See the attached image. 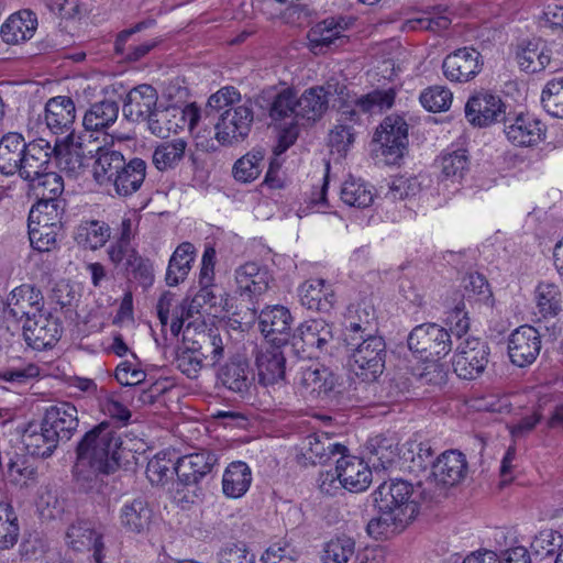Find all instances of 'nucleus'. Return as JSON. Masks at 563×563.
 Segmentation results:
<instances>
[{
	"mask_svg": "<svg viewBox=\"0 0 563 563\" xmlns=\"http://www.w3.org/2000/svg\"><path fill=\"white\" fill-rule=\"evenodd\" d=\"M124 452L121 437L102 422L78 444L76 468L89 466L93 472L109 474L118 467Z\"/></svg>",
	"mask_w": 563,
	"mask_h": 563,
	"instance_id": "nucleus-1",
	"label": "nucleus"
},
{
	"mask_svg": "<svg viewBox=\"0 0 563 563\" xmlns=\"http://www.w3.org/2000/svg\"><path fill=\"white\" fill-rule=\"evenodd\" d=\"M408 347L428 363L427 368H439L438 362L452 351L451 334L435 323L419 324L408 335Z\"/></svg>",
	"mask_w": 563,
	"mask_h": 563,
	"instance_id": "nucleus-2",
	"label": "nucleus"
},
{
	"mask_svg": "<svg viewBox=\"0 0 563 563\" xmlns=\"http://www.w3.org/2000/svg\"><path fill=\"white\" fill-rule=\"evenodd\" d=\"M223 356L224 346L221 336L212 332L202 333L190 346L184 345L179 349L176 366L188 378H197L207 357H210L212 364H217Z\"/></svg>",
	"mask_w": 563,
	"mask_h": 563,
	"instance_id": "nucleus-3",
	"label": "nucleus"
},
{
	"mask_svg": "<svg viewBox=\"0 0 563 563\" xmlns=\"http://www.w3.org/2000/svg\"><path fill=\"white\" fill-rule=\"evenodd\" d=\"M200 118V111L194 103L186 107L159 106L150 117L148 129L158 137H168L187 129L192 135Z\"/></svg>",
	"mask_w": 563,
	"mask_h": 563,
	"instance_id": "nucleus-4",
	"label": "nucleus"
},
{
	"mask_svg": "<svg viewBox=\"0 0 563 563\" xmlns=\"http://www.w3.org/2000/svg\"><path fill=\"white\" fill-rule=\"evenodd\" d=\"M353 347L350 357L352 372L363 380H376L385 368L386 344L383 338L368 335Z\"/></svg>",
	"mask_w": 563,
	"mask_h": 563,
	"instance_id": "nucleus-5",
	"label": "nucleus"
},
{
	"mask_svg": "<svg viewBox=\"0 0 563 563\" xmlns=\"http://www.w3.org/2000/svg\"><path fill=\"white\" fill-rule=\"evenodd\" d=\"M336 385L338 377L319 362L301 364L294 378L296 393L309 400L327 398Z\"/></svg>",
	"mask_w": 563,
	"mask_h": 563,
	"instance_id": "nucleus-6",
	"label": "nucleus"
},
{
	"mask_svg": "<svg viewBox=\"0 0 563 563\" xmlns=\"http://www.w3.org/2000/svg\"><path fill=\"white\" fill-rule=\"evenodd\" d=\"M412 493V485L406 481L383 483L374 493L375 503L378 510H387L410 522L419 511Z\"/></svg>",
	"mask_w": 563,
	"mask_h": 563,
	"instance_id": "nucleus-7",
	"label": "nucleus"
},
{
	"mask_svg": "<svg viewBox=\"0 0 563 563\" xmlns=\"http://www.w3.org/2000/svg\"><path fill=\"white\" fill-rule=\"evenodd\" d=\"M486 342L476 336H466L457 342L452 360L455 374L463 379H474L486 368L489 357Z\"/></svg>",
	"mask_w": 563,
	"mask_h": 563,
	"instance_id": "nucleus-8",
	"label": "nucleus"
},
{
	"mask_svg": "<svg viewBox=\"0 0 563 563\" xmlns=\"http://www.w3.org/2000/svg\"><path fill=\"white\" fill-rule=\"evenodd\" d=\"M332 327L323 319L307 320L296 329L292 346L309 357L329 352L333 342Z\"/></svg>",
	"mask_w": 563,
	"mask_h": 563,
	"instance_id": "nucleus-9",
	"label": "nucleus"
},
{
	"mask_svg": "<svg viewBox=\"0 0 563 563\" xmlns=\"http://www.w3.org/2000/svg\"><path fill=\"white\" fill-rule=\"evenodd\" d=\"M252 122L251 107L245 104L230 107L220 113L214 124V137L221 145L240 142L249 135Z\"/></svg>",
	"mask_w": 563,
	"mask_h": 563,
	"instance_id": "nucleus-10",
	"label": "nucleus"
},
{
	"mask_svg": "<svg viewBox=\"0 0 563 563\" xmlns=\"http://www.w3.org/2000/svg\"><path fill=\"white\" fill-rule=\"evenodd\" d=\"M382 155L387 164H396L405 154L408 145V124L399 115L384 119L375 133Z\"/></svg>",
	"mask_w": 563,
	"mask_h": 563,
	"instance_id": "nucleus-11",
	"label": "nucleus"
},
{
	"mask_svg": "<svg viewBox=\"0 0 563 563\" xmlns=\"http://www.w3.org/2000/svg\"><path fill=\"white\" fill-rule=\"evenodd\" d=\"M354 24L351 16H330L317 23L308 32V45L314 54L325 53L332 47L342 45L346 38V32Z\"/></svg>",
	"mask_w": 563,
	"mask_h": 563,
	"instance_id": "nucleus-12",
	"label": "nucleus"
},
{
	"mask_svg": "<svg viewBox=\"0 0 563 563\" xmlns=\"http://www.w3.org/2000/svg\"><path fill=\"white\" fill-rule=\"evenodd\" d=\"M376 310L372 299L363 298L351 302L343 320V339L346 345L354 346L358 341L373 335Z\"/></svg>",
	"mask_w": 563,
	"mask_h": 563,
	"instance_id": "nucleus-13",
	"label": "nucleus"
},
{
	"mask_svg": "<svg viewBox=\"0 0 563 563\" xmlns=\"http://www.w3.org/2000/svg\"><path fill=\"white\" fill-rule=\"evenodd\" d=\"M507 140L518 147L537 146L545 139V125L530 113L508 117L504 122Z\"/></svg>",
	"mask_w": 563,
	"mask_h": 563,
	"instance_id": "nucleus-14",
	"label": "nucleus"
},
{
	"mask_svg": "<svg viewBox=\"0 0 563 563\" xmlns=\"http://www.w3.org/2000/svg\"><path fill=\"white\" fill-rule=\"evenodd\" d=\"M45 309L42 291L31 284L13 288L5 301L4 312L16 321H29Z\"/></svg>",
	"mask_w": 563,
	"mask_h": 563,
	"instance_id": "nucleus-15",
	"label": "nucleus"
},
{
	"mask_svg": "<svg viewBox=\"0 0 563 563\" xmlns=\"http://www.w3.org/2000/svg\"><path fill=\"white\" fill-rule=\"evenodd\" d=\"M482 55L473 47H462L449 54L442 64L443 74L450 81L467 82L479 74Z\"/></svg>",
	"mask_w": 563,
	"mask_h": 563,
	"instance_id": "nucleus-16",
	"label": "nucleus"
},
{
	"mask_svg": "<svg viewBox=\"0 0 563 563\" xmlns=\"http://www.w3.org/2000/svg\"><path fill=\"white\" fill-rule=\"evenodd\" d=\"M60 334L62 327L58 320L45 309L23 324L25 342L35 350L52 347Z\"/></svg>",
	"mask_w": 563,
	"mask_h": 563,
	"instance_id": "nucleus-17",
	"label": "nucleus"
},
{
	"mask_svg": "<svg viewBox=\"0 0 563 563\" xmlns=\"http://www.w3.org/2000/svg\"><path fill=\"white\" fill-rule=\"evenodd\" d=\"M540 351L541 338L533 327L521 325L509 335L508 354L515 365L525 367L532 364Z\"/></svg>",
	"mask_w": 563,
	"mask_h": 563,
	"instance_id": "nucleus-18",
	"label": "nucleus"
},
{
	"mask_svg": "<svg viewBox=\"0 0 563 563\" xmlns=\"http://www.w3.org/2000/svg\"><path fill=\"white\" fill-rule=\"evenodd\" d=\"M297 101L298 98L290 89H284L274 99L269 115L273 120L279 121L291 118L296 124L291 123L290 126L283 131L279 136V142L276 147V154L285 152L298 136L297 124L299 118L297 117Z\"/></svg>",
	"mask_w": 563,
	"mask_h": 563,
	"instance_id": "nucleus-19",
	"label": "nucleus"
},
{
	"mask_svg": "<svg viewBox=\"0 0 563 563\" xmlns=\"http://www.w3.org/2000/svg\"><path fill=\"white\" fill-rule=\"evenodd\" d=\"M258 320L261 332L265 339L276 345L285 344L288 341L294 318L287 307L267 306L261 311Z\"/></svg>",
	"mask_w": 563,
	"mask_h": 563,
	"instance_id": "nucleus-20",
	"label": "nucleus"
},
{
	"mask_svg": "<svg viewBox=\"0 0 563 563\" xmlns=\"http://www.w3.org/2000/svg\"><path fill=\"white\" fill-rule=\"evenodd\" d=\"M505 112L500 97L487 91L472 96L465 106V117L476 126H486L498 120Z\"/></svg>",
	"mask_w": 563,
	"mask_h": 563,
	"instance_id": "nucleus-21",
	"label": "nucleus"
},
{
	"mask_svg": "<svg viewBox=\"0 0 563 563\" xmlns=\"http://www.w3.org/2000/svg\"><path fill=\"white\" fill-rule=\"evenodd\" d=\"M42 422L60 441L69 440L78 428L77 408L66 401L46 408Z\"/></svg>",
	"mask_w": 563,
	"mask_h": 563,
	"instance_id": "nucleus-22",
	"label": "nucleus"
},
{
	"mask_svg": "<svg viewBox=\"0 0 563 563\" xmlns=\"http://www.w3.org/2000/svg\"><path fill=\"white\" fill-rule=\"evenodd\" d=\"M285 362L286 360L280 350V345L261 346L255 357L260 384L269 387L284 382Z\"/></svg>",
	"mask_w": 563,
	"mask_h": 563,
	"instance_id": "nucleus-23",
	"label": "nucleus"
},
{
	"mask_svg": "<svg viewBox=\"0 0 563 563\" xmlns=\"http://www.w3.org/2000/svg\"><path fill=\"white\" fill-rule=\"evenodd\" d=\"M301 306L318 312H330L335 305L336 296L333 286L322 278H311L298 288Z\"/></svg>",
	"mask_w": 563,
	"mask_h": 563,
	"instance_id": "nucleus-24",
	"label": "nucleus"
},
{
	"mask_svg": "<svg viewBox=\"0 0 563 563\" xmlns=\"http://www.w3.org/2000/svg\"><path fill=\"white\" fill-rule=\"evenodd\" d=\"M44 119L47 129L54 134H73L76 107L70 97L57 96L45 104Z\"/></svg>",
	"mask_w": 563,
	"mask_h": 563,
	"instance_id": "nucleus-25",
	"label": "nucleus"
},
{
	"mask_svg": "<svg viewBox=\"0 0 563 563\" xmlns=\"http://www.w3.org/2000/svg\"><path fill=\"white\" fill-rule=\"evenodd\" d=\"M341 455L336 461V472L342 487L350 492L365 490L372 482V471L367 463L354 455Z\"/></svg>",
	"mask_w": 563,
	"mask_h": 563,
	"instance_id": "nucleus-26",
	"label": "nucleus"
},
{
	"mask_svg": "<svg viewBox=\"0 0 563 563\" xmlns=\"http://www.w3.org/2000/svg\"><path fill=\"white\" fill-rule=\"evenodd\" d=\"M467 470L465 455L457 450H448L432 463L431 474L439 484L453 486L465 478Z\"/></svg>",
	"mask_w": 563,
	"mask_h": 563,
	"instance_id": "nucleus-27",
	"label": "nucleus"
},
{
	"mask_svg": "<svg viewBox=\"0 0 563 563\" xmlns=\"http://www.w3.org/2000/svg\"><path fill=\"white\" fill-rule=\"evenodd\" d=\"M236 291L250 298L264 294L272 280L268 269L254 262L239 266L234 273Z\"/></svg>",
	"mask_w": 563,
	"mask_h": 563,
	"instance_id": "nucleus-28",
	"label": "nucleus"
},
{
	"mask_svg": "<svg viewBox=\"0 0 563 563\" xmlns=\"http://www.w3.org/2000/svg\"><path fill=\"white\" fill-rule=\"evenodd\" d=\"M516 59L521 70L536 74L544 70L552 59V49L542 38H532L518 46Z\"/></svg>",
	"mask_w": 563,
	"mask_h": 563,
	"instance_id": "nucleus-29",
	"label": "nucleus"
},
{
	"mask_svg": "<svg viewBox=\"0 0 563 563\" xmlns=\"http://www.w3.org/2000/svg\"><path fill=\"white\" fill-rule=\"evenodd\" d=\"M216 462V455L208 451L187 454L177 460L175 474L186 485L196 484L212 470Z\"/></svg>",
	"mask_w": 563,
	"mask_h": 563,
	"instance_id": "nucleus-30",
	"label": "nucleus"
},
{
	"mask_svg": "<svg viewBox=\"0 0 563 563\" xmlns=\"http://www.w3.org/2000/svg\"><path fill=\"white\" fill-rule=\"evenodd\" d=\"M158 96L156 90L146 84L140 85L131 89L126 96L123 112L124 115L133 121L147 120L158 108Z\"/></svg>",
	"mask_w": 563,
	"mask_h": 563,
	"instance_id": "nucleus-31",
	"label": "nucleus"
},
{
	"mask_svg": "<svg viewBox=\"0 0 563 563\" xmlns=\"http://www.w3.org/2000/svg\"><path fill=\"white\" fill-rule=\"evenodd\" d=\"M53 154V147L44 139H36L25 144L19 173L25 180L45 172Z\"/></svg>",
	"mask_w": 563,
	"mask_h": 563,
	"instance_id": "nucleus-32",
	"label": "nucleus"
},
{
	"mask_svg": "<svg viewBox=\"0 0 563 563\" xmlns=\"http://www.w3.org/2000/svg\"><path fill=\"white\" fill-rule=\"evenodd\" d=\"M442 183L460 185L470 169V157L466 150H445L437 159Z\"/></svg>",
	"mask_w": 563,
	"mask_h": 563,
	"instance_id": "nucleus-33",
	"label": "nucleus"
},
{
	"mask_svg": "<svg viewBox=\"0 0 563 563\" xmlns=\"http://www.w3.org/2000/svg\"><path fill=\"white\" fill-rule=\"evenodd\" d=\"M102 534L88 522L71 525L66 533L67 544L75 551L92 550L97 563L103 558Z\"/></svg>",
	"mask_w": 563,
	"mask_h": 563,
	"instance_id": "nucleus-34",
	"label": "nucleus"
},
{
	"mask_svg": "<svg viewBox=\"0 0 563 563\" xmlns=\"http://www.w3.org/2000/svg\"><path fill=\"white\" fill-rule=\"evenodd\" d=\"M37 18L31 10L11 14L1 26V37L8 44H20L33 37Z\"/></svg>",
	"mask_w": 563,
	"mask_h": 563,
	"instance_id": "nucleus-35",
	"label": "nucleus"
},
{
	"mask_svg": "<svg viewBox=\"0 0 563 563\" xmlns=\"http://www.w3.org/2000/svg\"><path fill=\"white\" fill-rule=\"evenodd\" d=\"M358 123V114L351 106H344L336 119V124L329 133V145L338 153H345L355 141L354 125Z\"/></svg>",
	"mask_w": 563,
	"mask_h": 563,
	"instance_id": "nucleus-36",
	"label": "nucleus"
},
{
	"mask_svg": "<svg viewBox=\"0 0 563 563\" xmlns=\"http://www.w3.org/2000/svg\"><path fill=\"white\" fill-rule=\"evenodd\" d=\"M57 167L69 176H78L84 169V153L79 143L75 142L74 134L64 140H57L53 147Z\"/></svg>",
	"mask_w": 563,
	"mask_h": 563,
	"instance_id": "nucleus-37",
	"label": "nucleus"
},
{
	"mask_svg": "<svg viewBox=\"0 0 563 563\" xmlns=\"http://www.w3.org/2000/svg\"><path fill=\"white\" fill-rule=\"evenodd\" d=\"M108 257L115 266L139 274L147 280H152L151 266L129 243L114 241L107 250Z\"/></svg>",
	"mask_w": 563,
	"mask_h": 563,
	"instance_id": "nucleus-38",
	"label": "nucleus"
},
{
	"mask_svg": "<svg viewBox=\"0 0 563 563\" xmlns=\"http://www.w3.org/2000/svg\"><path fill=\"white\" fill-rule=\"evenodd\" d=\"M330 95V88L322 86L305 90L297 101V117L299 120L307 122L319 120L328 109Z\"/></svg>",
	"mask_w": 563,
	"mask_h": 563,
	"instance_id": "nucleus-39",
	"label": "nucleus"
},
{
	"mask_svg": "<svg viewBox=\"0 0 563 563\" xmlns=\"http://www.w3.org/2000/svg\"><path fill=\"white\" fill-rule=\"evenodd\" d=\"M196 255L197 250L190 242H183L175 249L168 261L165 275L168 286H177L188 277Z\"/></svg>",
	"mask_w": 563,
	"mask_h": 563,
	"instance_id": "nucleus-40",
	"label": "nucleus"
},
{
	"mask_svg": "<svg viewBox=\"0 0 563 563\" xmlns=\"http://www.w3.org/2000/svg\"><path fill=\"white\" fill-rule=\"evenodd\" d=\"M252 481V471L245 462H232L223 472L222 492L228 498H241L250 489Z\"/></svg>",
	"mask_w": 563,
	"mask_h": 563,
	"instance_id": "nucleus-41",
	"label": "nucleus"
},
{
	"mask_svg": "<svg viewBox=\"0 0 563 563\" xmlns=\"http://www.w3.org/2000/svg\"><path fill=\"white\" fill-rule=\"evenodd\" d=\"M188 143L178 137L159 143L153 151L152 162L159 172L178 168L186 158Z\"/></svg>",
	"mask_w": 563,
	"mask_h": 563,
	"instance_id": "nucleus-42",
	"label": "nucleus"
},
{
	"mask_svg": "<svg viewBox=\"0 0 563 563\" xmlns=\"http://www.w3.org/2000/svg\"><path fill=\"white\" fill-rule=\"evenodd\" d=\"M22 442L31 455L47 457L57 446L58 440L43 422H31L23 431Z\"/></svg>",
	"mask_w": 563,
	"mask_h": 563,
	"instance_id": "nucleus-43",
	"label": "nucleus"
},
{
	"mask_svg": "<svg viewBox=\"0 0 563 563\" xmlns=\"http://www.w3.org/2000/svg\"><path fill=\"white\" fill-rule=\"evenodd\" d=\"M145 175L146 163L141 158H133L128 164L124 162V167L120 168L111 184L117 195L122 197L131 196L140 189Z\"/></svg>",
	"mask_w": 563,
	"mask_h": 563,
	"instance_id": "nucleus-44",
	"label": "nucleus"
},
{
	"mask_svg": "<svg viewBox=\"0 0 563 563\" xmlns=\"http://www.w3.org/2000/svg\"><path fill=\"white\" fill-rule=\"evenodd\" d=\"M111 238V228L99 220L81 221L75 231L76 243L86 250L96 251L106 245Z\"/></svg>",
	"mask_w": 563,
	"mask_h": 563,
	"instance_id": "nucleus-45",
	"label": "nucleus"
},
{
	"mask_svg": "<svg viewBox=\"0 0 563 563\" xmlns=\"http://www.w3.org/2000/svg\"><path fill=\"white\" fill-rule=\"evenodd\" d=\"M368 460L375 470H387L398 456V443L394 437L377 434L366 442Z\"/></svg>",
	"mask_w": 563,
	"mask_h": 563,
	"instance_id": "nucleus-46",
	"label": "nucleus"
},
{
	"mask_svg": "<svg viewBox=\"0 0 563 563\" xmlns=\"http://www.w3.org/2000/svg\"><path fill=\"white\" fill-rule=\"evenodd\" d=\"M25 144L24 137L19 133H8L0 140V172L2 174L13 175L19 172Z\"/></svg>",
	"mask_w": 563,
	"mask_h": 563,
	"instance_id": "nucleus-47",
	"label": "nucleus"
},
{
	"mask_svg": "<svg viewBox=\"0 0 563 563\" xmlns=\"http://www.w3.org/2000/svg\"><path fill=\"white\" fill-rule=\"evenodd\" d=\"M96 156L93 178L99 185L111 184L120 168L124 167V156L119 151L107 147H98Z\"/></svg>",
	"mask_w": 563,
	"mask_h": 563,
	"instance_id": "nucleus-48",
	"label": "nucleus"
},
{
	"mask_svg": "<svg viewBox=\"0 0 563 563\" xmlns=\"http://www.w3.org/2000/svg\"><path fill=\"white\" fill-rule=\"evenodd\" d=\"M185 308L179 306L175 297L167 292L162 295L157 302V316L162 324V331H169L173 338H177L184 324Z\"/></svg>",
	"mask_w": 563,
	"mask_h": 563,
	"instance_id": "nucleus-49",
	"label": "nucleus"
},
{
	"mask_svg": "<svg viewBox=\"0 0 563 563\" xmlns=\"http://www.w3.org/2000/svg\"><path fill=\"white\" fill-rule=\"evenodd\" d=\"M309 453V459L313 463H325L335 454H343L346 448L339 442L334 441L325 432H317L310 434L306 439L305 445Z\"/></svg>",
	"mask_w": 563,
	"mask_h": 563,
	"instance_id": "nucleus-50",
	"label": "nucleus"
},
{
	"mask_svg": "<svg viewBox=\"0 0 563 563\" xmlns=\"http://www.w3.org/2000/svg\"><path fill=\"white\" fill-rule=\"evenodd\" d=\"M221 384L231 391L244 394L251 386L249 377V364L244 360H231L218 375Z\"/></svg>",
	"mask_w": 563,
	"mask_h": 563,
	"instance_id": "nucleus-51",
	"label": "nucleus"
},
{
	"mask_svg": "<svg viewBox=\"0 0 563 563\" xmlns=\"http://www.w3.org/2000/svg\"><path fill=\"white\" fill-rule=\"evenodd\" d=\"M118 114L119 107L114 101H101L85 113L82 124L88 131H99L113 124Z\"/></svg>",
	"mask_w": 563,
	"mask_h": 563,
	"instance_id": "nucleus-52",
	"label": "nucleus"
},
{
	"mask_svg": "<svg viewBox=\"0 0 563 563\" xmlns=\"http://www.w3.org/2000/svg\"><path fill=\"white\" fill-rule=\"evenodd\" d=\"M146 22H140L135 24L133 27L128 30H123L117 36L115 41V51L121 54L124 58L136 62L144 57L152 48L156 46L155 41H147L139 45H128L129 38L135 33L147 27Z\"/></svg>",
	"mask_w": 563,
	"mask_h": 563,
	"instance_id": "nucleus-53",
	"label": "nucleus"
},
{
	"mask_svg": "<svg viewBox=\"0 0 563 563\" xmlns=\"http://www.w3.org/2000/svg\"><path fill=\"white\" fill-rule=\"evenodd\" d=\"M27 181L37 200L62 201L59 197L64 191V180L60 175L43 172Z\"/></svg>",
	"mask_w": 563,
	"mask_h": 563,
	"instance_id": "nucleus-54",
	"label": "nucleus"
},
{
	"mask_svg": "<svg viewBox=\"0 0 563 563\" xmlns=\"http://www.w3.org/2000/svg\"><path fill=\"white\" fill-rule=\"evenodd\" d=\"M341 200L356 208H367L374 201L373 187L361 179L349 178L341 188Z\"/></svg>",
	"mask_w": 563,
	"mask_h": 563,
	"instance_id": "nucleus-55",
	"label": "nucleus"
},
{
	"mask_svg": "<svg viewBox=\"0 0 563 563\" xmlns=\"http://www.w3.org/2000/svg\"><path fill=\"white\" fill-rule=\"evenodd\" d=\"M534 301L543 317L558 314L562 303L559 286L551 282H540L534 289Z\"/></svg>",
	"mask_w": 563,
	"mask_h": 563,
	"instance_id": "nucleus-56",
	"label": "nucleus"
},
{
	"mask_svg": "<svg viewBox=\"0 0 563 563\" xmlns=\"http://www.w3.org/2000/svg\"><path fill=\"white\" fill-rule=\"evenodd\" d=\"M408 523L387 510H378V516L367 523L366 529L375 539H387L402 531Z\"/></svg>",
	"mask_w": 563,
	"mask_h": 563,
	"instance_id": "nucleus-57",
	"label": "nucleus"
},
{
	"mask_svg": "<svg viewBox=\"0 0 563 563\" xmlns=\"http://www.w3.org/2000/svg\"><path fill=\"white\" fill-rule=\"evenodd\" d=\"M151 510L142 499L125 504L120 514L121 525L133 532L143 531L150 522Z\"/></svg>",
	"mask_w": 563,
	"mask_h": 563,
	"instance_id": "nucleus-58",
	"label": "nucleus"
},
{
	"mask_svg": "<svg viewBox=\"0 0 563 563\" xmlns=\"http://www.w3.org/2000/svg\"><path fill=\"white\" fill-rule=\"evenodd\" d=\"M264 154L261 151H252L239 158L232 168L236 181L247 184L258 178L263 168Z\"/></svg>",
	"mask_w": 563,
	"mask_h": 563,
	"instance_id": "nucleus-59",
	"label": "nucleus"
},
{
	"mask_svg": "<svg viewBox=\"0 0 563 563\" xmlns=\"http://www.w3.org/2000/svg\"><path fill=\"white\" fill-rule=\"evenodd\" d=\"M540 100L550 115L563 119V75L555 76L545 82Z\"/></svg>",
	"mask_w": 563,
	"mask_h": 563,
	"instance_id": "nucleus-60",
	"label": "nucleus"
},
{
	"mask_svg": "<svg viewBox=\"0 0 563 563\" xmlns=\"http://www.w3.org/2000/svg\"><path fill=\"white\" fill-rule=\"evenodd\" d=\"M355 554V541L347 536H339L329 540L323 548V563H347Z\"/></svg>",
	"mask_w": 563,
	"mask_h": 563,
	"instance_id": "nucleus-61",
	"label": "nucleus"
},
{
	"mask_svg": "<svg viewBox=\"0 0 563 563\" xmlns=\"http://www.w3.org/2000/svg\"><path fill=\"white\" fill-rule=\"evenodd\" d=\"M20 534L18 516L11 505L0 503V549L12 548Z\"/></svg>",
	"mask_w": 563,
	"mask_h": 563,
	"instance_id": "nucleus-62",
	"label": "nucleus"
},
{
	"mask_svg": "<svg viewBox=\"0 0 563 563\" xmlns=\"http://www.w3.org/2000/svg\"><path fill=\"white\" fill-rule=\"evenodd\" d=\"M213 285H200V290L192 298L189 305V312H206L209 314L217 316L222 311H227L231 308L230 302H217V297L212 289Z\"/></svg>",
	"mask_w": 563,
	"mask_h": 563,
	"instance_id": "nucleus-63",
	"label": "nucleus"
},
{
	"mask_svg": "<svg viewBox=\"0 0 563 563\" xmlns=\"http://www.w3.org/2000/svg\"><path fill=\"white\" fill-rule=\"evenodd\" d=\"M463 296L468 300H475L479 305L493 307L492 291L485 277L477 273L466 275L462 279Z\"/></svg>",
	"mask_w": 563,
	"mask_h": 563,
	"instance_id": "nucleus-64",
	"label": "nucleus"
}]
</instances>
